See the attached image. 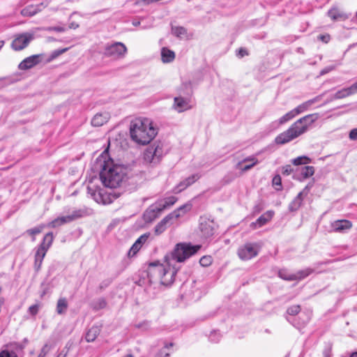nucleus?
<instances>
[{"label": "nucleus", "mask_w": 357, "mask_h": 357, "mask_svg": "<svg viewBox=\"0 0 357 357\" xmlns=\"http://www.w3.org/2000/svg\"><path fill=\"white\" fill-rule=\"evenodd\" d=\"M351 95V93L350 92L349 87L342 89L340 90L337 91L335 94L331 96L330 97V98L324 102V104H326V103H328L331 101H333L334 100L344 98Z\"/></svg>", "instance_id": "obj_24"}, {"label": "nucleus", "mask_w": 357, "mask_h": 357, "mask_svg": "<svg viewBox=\"0 0 357 357\" xmlns=\"http://www.w3.org/2000/svg\"><path fill=\"white\" fill-rule=\"evenodd\" d=\"M200 178V176L198 174H195L191 175L190 176L186 178L184 181L180 182V183L176 187V192H181L194 183L196 181H197Z\"/></svg>", "instance_id": "obj_20"}, {"label": "nucleus", "mask_w": 357, "mask_h": 357, "mask_svg": "<svg viewBox=\"0 0 357 357\" xmlns=\"http://www.w3.org/2000/svg\"><path fill=\"white\" fill-rule=\"evenodd\" d=\"M127 52V47L121 42H116L105 47L104 55L118 59L124 57Z\"/></svg>", "instance_id": "obj_6"}, {"label": "nucleus", "mask_w": 357, "mask_h": 357, "mask_svg": "<svg viewBox=\"0 0 357 357\" xmlns=\"http://www.w3.org/2000/svg\"><path fill=\"white\" fill-rule=\"evenodd\" d=\"M17 347L16 349L22 350L24 348V345L22 344H16Z\"/></svg>", "instance_id": "obj_61"}, {"label": "nucleus", "mask_w": 357, "mask_h": 357, "mask_svg": "<svg viewBox=\"0 0 357 357\" xmlns=\"http://www.w3.org/2000/svg\"><path fill=\"white\" fill-rule=\"evenodd\" d=\"M350 357H357V352L352 353Z\"/></svg>", "instance_id": "obj_64"}, {"label": "nucleus", "mask_w": 357, "mask_h": 357, "mask_svg": "<svg viewBox=\"0 0 357 357\" xmlns=\"http://www.w3.org/2000/svg\"><path fill=\"white\" fill-rule=\"evenodd\" d=\"M291 162L294 165H301L310 163L311 160L305 155H302L293 159Z\"/></svg>", "instance_id": "obj_35"}, {"label": "nucleus", "mask_w": 357, "mask_h": 357, "mask_svg": "<svg viewBox=\"0 0 357 357\" xmlns=\"http://www.w3.org/2000/svg\"><path fill=\"white\" fill-rule=\"evenodd\" d=\"M148 238L149 234H145L139 236L135 242L137 243V244L140 245V246L142 247V244L146 241Z\"/></svg>", "instance_id": "obj_45"}, {"label": "nucleus", "mask_w": 357, "mask_h": 357, "mask_svg": "<svg viewBox=\"0 0 357 357\" xmlns=\"http://www.w3.org/2000/svg\"><path fill=\"white\" fill-rule=\"evenodd\" d=\"M174 107L178 112H183L190 108L189 101L182 97L174 98Z\"/></svg>", "instance_id": "obj_22"}, {"label": "nucleus", "mask_w": 357, "mask_h": 357, "mask_svg": "<svg viewBox=\"0 0 357 357\" xmlns=\"http://www.w3.org/2000/svg\"><path fill=\"white\" fill-rule=\"evenodd\" d=\"M40 56L41 55L40 54H34L29 57H26L22 62L20 63L18 68L20 70H24L33 68V66H36L40 63Z\"/></svg>", "instance_id": "obj_12"}, {"label": "nucleus", "mask_w": 357, "mask_h": 357, "mask_svg": "<svg viewBox=\"0 0 357 357\" xmlns=\"http://www.w3.org/2000/svg\"><path fill=\"white\" fill-rule=\"evenodd\" d=\"M300 311H301V306L299 305H292V306L288 307L287 312L289 315L294 316V315L298 314Z\"/></svg>", "instance_id": "obj_40"}, {"label": "nucleus", "mask_w": 357, "mask_h": 357, "mask_svg": "<svg viewBox=\"0 0 357 357\" xmlns=\"http://www.w3.org/2000/svg\"><path fill=\"white\" fill-rule=\"evenodd\" d=\"M79 26V24L72 22L69 24V28L72 29H76Z\"/></svg>", "instance_id": "obj_58"}, {"label": "nucleus", "mask_w": 357, "mask_h": 357, "mask_svg": "<svg viewBox=\"0 0 357 357\" xmlns=\"http://www.w3.org/2000/svg\"><path fill=\"white\" fill-rule=\"evenodd\" d=\"M318 38L321 40V41L327 43L330 40V36L329 35H320L319 36Z\"/></svg>", "instance_id": "obj_53"}, {"label": "nucleus", "mask_w": 357, "mask_h": 357, "mask_svg": "<svg viewBox=\"0 0 357 357\" xmlns=\"http://www.w3.org/2000/svg\"><path fill=\"white\" fill-rule=\"evenodd\" d=\"M141 248L140 245L137 244V243H135L132 247L130 248L128 255L129 257H133L136 255V253Z\"/></svg>", "instance_id": "obj_41"}, {"label": "nucleus", "mask_w": 357, "mask_h": 357, "mask_svg": "<svg viewBox=\"0 0 357 357\" xmlns=\"http://www.w3.org/2000/svg\"><path fill=\"white\" fill-rule=\"evenodd\" d=\"M324 357H331V348H327L324 351Z\"/></svg>", "instance_id": "obj_57"}, {"label": "nucleus", "mask_w": 357, "mask_h": 357, "mask_svg": "<svg viewBox=\"0 0 357 357\" xmlns=\"http://www.w3.org/2000/svg\"><path fill=\"white\" fill-rule=\"evenodd\" d=\"M293 172V169L291 165H288L282 167V174L289 175Z\"/></svg>", "instance_id": "obj_47"}, {"label": "nucleus", "mask_w": 357, "mask_h": 357, "mask_svg": "<svg viewBox=\"0 0 357 357\" xmlns=\"http://www.w3.org/2000/svg\"><path fill=\"white\" fill-rule=\"evenodd\" d=\"M50 349H51V347L49 344H45L43 347V348L41 349L40 353L43 354V355H45L46 356L49 353V351H50Z\"/></svg>", "instance_id": "obj_50"}, {"label": "nucleus", "mask_w": 357, "mask_h": 357, "mask_svg": "<svg viewBox=\"0 0 357 357\" xmlns=\"http://www.w3.org/2000/svg\"><path fill=\"white\" fill-rule=\"evenodd\" d=\"M273 185L275 186L281 187V178L279 175H277L273 178Z\"/></svg>", "instance_id": "obj_48"}, {"label": "nucleus", "mask_w": 357, "mask_h": 357, "mask_svg": "<svg viewBox=\"0 0 357 357\" xmlns=\"http://www.w3.org/2000/svg\"><path fill=\"white\" fill-rule=\"evenodd\" d=\"M278 275L283 280L288 281L296 280V278L294 276V273H289L286 270H280L278 273Z\"/></svg>", "instance_id": "obj_37"}, {"label": "nucleus", "mask_w": 357, "mask_h": 357, "mask_svg": "<svg viewBox=\"0 0 357 357\" xmlns=\"http://www.w3.org/2000/svg\"><path fill=\"white\" fill-rule=\"evenodd\" d=\"M132 24L133 26H139V25H140V21H139V20H133V21L132 22Z\"/></svg>", "instance_id": "obj_60"}, {"label": "nucleus", "mask_w": 357, "mask_h": 357, "mask_svg": "<svg viewBox=\"0 0 357 357\" xmlns=\"http://www.w3.org/2000/svg\"><path fill=\"white\" fill-rule=\"evenodd\" d=\"M314 174V168L312 166H305L301 170V175L303 179L312 176Z\"/></svg>", "instance_id": "obj_34"}, {"label": "nucleus", "mask_w": 357, "mask_h": 357, "mask_svg": "<svg viewBox=\"0 0 357 357\" xmlns=\"http://www.w3.org/2000/svg\"><path fill=\"white\" fill-rule=\"evenodd\" d=\"M50 29L57 31V32H63L66 30L65 28H63L62 26H54V27H51Z\"/></svg>", "instance_id": "obj_56"}, {"label": "nucleus", "mask_w": 357, "mask_h": 357, "mask_svg": "<svg viewBox=\"0 0 357 357\" xmlns=\"http://www.w3.org/2000/svg\"><path fill=\"white\" fill-rule=\"evenodd\" d=\"M176 212H172L165 216L160 222H158L155 227V234L156 235H160L163 233L168 226H169L172 222L171 220L173 218H178V215L176 214Z\"/></svg>", "instance_id": "obj_11"}, {"label": "nucleus", "mask_w": 357, "mask_h": 357, "mask_svg": "<svg viewBox=\"0 0 357 357\" xmlns=\"http://www.w3.org/2000/svg\"><path fill=\"white\" fill-rule=\"evenodd\" d=\"M131 139L139 144H149L157 135V129L152 121L146 118H137L130 122Z\"/></svg>", "instance_id": "obj_4"}, {"label": "nucleus", "mask_w": 357, "mask_h": 357, "mask_svg": "<svg viewBox=\"0 0 357 357\" xmlns=\"http://www.w3.org/2000/svg\"><path fill=\"white\" fill-rule=\"evenodd\" d=\"M331 227L335 231L341 232L349 229L352 227V224L349 220H340L333 222Z\"/></svg>", "instance_id": "obj_17"}, {"label": "nucleus", "mask_w": 357, "mask_h": 357, "mask_svg": "<svg viewBox=\"0 0 357 357\" xmlns=\"http://www.w3.org/2000/svg\"><path fill=\"white\" fill-rule=\"evenodd\" d=\"M314 270L310 268H307L304 270L298 271L297 273H294V276L296 278V280H301L307 277L309 275L312 273Z\"/></svg>", "instance_id": "obj_32"}, {"label": "nucleus", "mask_w": 357, "mask_h": 357, "mask_svg": "<svg viewBox=\"0 0 357 357\" xmlns=\"http://www.w3.org/2000/svg\"><path fill=\"white\" fill-rule=\"evenodd\" d=\"M83 213L81 210L74 211L70 215L58 217L54 220L51 221L47 225L49 227L55 228L66 223L73 222L81 217H82Z\"/></svg>", "instance_id": "obj_9"}, {"label": "nucleus", "mask_w": 357, "mask_h": 357, "mask_svg": "<svg viewBox=\"0 0 357 357\" xmlns=\"http://www.w3.org/2000/svg\"><path fill=\"white\" fill-rule=\"evenodd\" d=\"M177 201V198L171 196L166 197L162 199H160L157 201L155 204L157 205V206L160 208V210L162 212L164 210L169 208L170 206H173Z\"/></svg>", "instance_id": "obj_18"}, {"label": "nucleus", "mask_w": 357, "mask_h": 357, "mask_svg": "<svg viewBox=\"0 0 357 357\" xmlns=\"http://www.w3.org/2000/svg\"><path fill=\"white\" fill-rule=\"evenodd\" d=\"M351 95L357 93V82L349 87Z\"/></svg>", "instance_id": "obj_52"}, {"label": "nucleus", "mask_w": 357, "mask_h": 357, "mask_svg": "<svg viewBox=\"0 0 357 357\" xmlns=\"http://www.w3.org/2000/svg\"><path fill=\"white\" fill-rule=\"evenodd\" d=\"M98 303L100 308H103L106 306V302L104 299H100Z\"/></svg>", "instance_id": "obj_59"}, {"label": "nucleus", "mask_w": 357, "mask_h": 357, "mask_svg": "<svg viewBox=\"0 0 357 357\" xmlns=\"http://www.w3.org/2000/svg\"><path fill=\"white\" fill-rule=\"evenodd\" d=\"M96 167L100 169V178L107 188H115L126 179L127 169L114 164L107 153H102L97 159Z\"/></svg>", "instance_id": "obj_2"}, {"label": "nucleus", "mask_w": 357, "mask_h": 357, "mask_svg": "<svg viewBox=\"0 0 357 357\" xmlns=\"http://www.w3.org/2000/svg\"><path fill=\"white\" fill-rule=\"evenodd\" d=\"M155 155L153 153L152 149L149 146L144 153V160L146 163L157 164L158 162L155 160Z\"/></svg>", "instance_id": "obj_31"}, {"label": "nucleus", "mask_w": 357, "mask_h": 357, "mask_svg": "<svg viewBox=\"0 0 357 357\" xmlns=\"http://www.w3.org/2000/svg\"><path fill=\"white\" fill-rule=\"evenodd\" d=\"M296 116V114L295 113L294 110L292 109L291 110L290 112H287V114H285L284 116H282L280 119H279V123L280 124H283L287 121H289V120L292 119L294 117H295Z\"/></svg>", "instance_id": "obj_39"}, {"label": "nucleus", "mask_w": 357, "mask_h": 357, "mask_svg": "<svg viewBox=\"0 0 357 357\" xmlns=\"http://www.w3.org/2000/svg\"><path fill=\"white\" fill-rule=\"evenodd\" d=\"M248 52L244 48H240L238 50V55L240 56L241 57H243L245 55H248Z\"/></svg>", "instance_id": "obj_55"}, {"label": "nucleus", "mask_w": 357, "mask_h": 357, "mask_svg": "<svg viewBox=\"0 0 357 357\" xmlns=\"http://www.w3.org/2000/svg\"><path fill=\"white\" fill-rule=\"evenodd\" d=\"M217 225L213 220L201 217L199 219V235L202 238H208L215 234Z\"/></svg>", "instance_id": "obj_7"}, {"label": "nucleus", "mask_w": 357, "mask_h": 357, "mask_svg": "<svg viewBox=\"0 0 357 357\" xmlns=\"http://www.w3.org/2000/svg\"><path fill=\"white\" fill-rule=\"evenodd\" d=\"M312 187V183L307 184L303 188V190L301 192H299V194H301L304 197H306L308 195V193H309V192H310V190Z\"/></svg>", "instance_id": "obj_44"}, {"label": "nucleus", "mask_w": 357, "mask_h": 357, "mask_svg": "<svg viewBox=\"0 0 357 357\" xmlns=\"http://www.w3.org/2000/svg\"><path fill=\"white\" fill-rule=\"evenodd\" d=\"M67 354H68V351H66V352L65 354H63L62 353H61L60 354H59V355L57 356V357H66V356H67Z\"/></svg>", "instance_id": "obj_63"}, {"label": "nucleus", "mask_w": 357, "mask_h": 357, "mask_svg": "<svg viewBox=\"0 0 357 357\" xmlns=\"http://www.w3.org/2000/svg\"><path fill=\"white\" fill-rule=\"evenodd\" d=\"M328 15L333 20H345L349 15L337 8H333L328 11Z\"/></svg>", "instance_id": "obj_19"}, {"label": "nucleus", "mask_w": 357, "mask_h": 357, "mask_svg": "<svg viewBox=\"0 0 357 357\" xmlns=\"http://www.w3.org/2000/svg\"><path fill=\"white\" fill-rule=\"evenodd\" d=\"M162 213L160 208L154 203L151 205L144 213V220L146 222H151L156 219Z\"/></svg>", "instance_id": "obj_13"}, {"label": "nucleus", "mask_w": 357, "mask_h": 357, "mask_svg": "<svg viewBox=\"0 0 357 357\" xmlns=\"http://www.w3.org/2000/svg\"><path fill=\"white\" fill-rule=\"evenodd\" d=\"M172 33L177 38H181L187 33V30L183 26H173Z\"/></svg>", "instance_id": "obj_36"}, {"label": "nucleus", "mask_w": 357, "mask_h": 357, "mask_svg": "<svg viewBox=\"0 0 357 357\" xmlns=\"http://www.w3.org/2000/svg\"><path fill=\"white\" fill-rule=\"evenodd\" d=\"M68 307V301L66 298H60L56 303V312L59 314H64Z\"/></svg>", "instance_id": "obj_30"}, {"label": "nucleus", "mask_w": 357, "mask_h": 357, "mask_svg": "<svg viewBox=\"0 0 357 357\" xmlns=\"http://www.w3.org/2000/svg\"><path fill=\"white\" fill-rule=\"evenodd\" d=\"M0 357H18L14 351L3 350L0 352Z\"/></svg>", "instance_id": "obj_43"}, {"label": "nucleus", "mask_w": 357, "mask_h": 357, "mask_svg": "<svg viewBox=\"0 0 357 357\" xmlns=\"http://www.w3.org/2000/svg\"><path fill=\"white\" fill-rule=\"evenodd\" d=\"M201 245H192L190 243H178L174 249L165 256L166 265L152 263L149 266V275L151 278H158L160 282L165 286L171 285L178 270L175 262H183L197 252Z\"/></svg>", "instance_id": "obj_1"}, {"label": "nucleus", "mask_w": 357, "mask_h": 357, "mask_svg": "<svg viewBox=\"0 0 357 357\" xmlns=\"http://www.w3.org/2000/svg\"><path fill=\"white\" fill-rule=\"evenodd\" d=\"M100 328L98 326H93L86 333V340L88 342H93L100 333Z\"/></svg>", "instance_id": "obj_26"}, {"label": "nucleus", "mask_w": 357, "mask_h": 357, "mask_svg": "<svg viewBox=\"0 0 357 357\" xmlns=\"http://www.w3.org/2000/svg\"><path fill=\"white\" fill-rule=\"evenodd\" d=\"M199 263L202 266H208L211 264V258L208 256H204L200 259Z\"/></svg>", "instance_id": "obj_42"}, {"label": "nucleus", "mask_w": 357, "mask_h": 357, "mask_svg": "<svg viewBox=\"0 0 357 357\" xmlns=\"http://www.w3.org/2000/svg\"><path fill=\"white\" fill-rule=\"evenodd\" d=\"M274 215V212L272 211H268L262 214L255 222H252L251 225H254L255 228L260 227L266 224L269 220H271Z\"/></svg>", "instance_id": "obj_21"}, {"label": "nucleus", "mask_w": 357, "mask_h": 357, "mask_svg": "<svg viewBox=\"0 0 357 357\" xmlns=\"http://www.w3.org/2000/svg\"><path fill=\"white\" fill-rule=\"evenodd\" d=\"M68 50V48H64V49H61V50H56L53 52V54H52V56L53 57H56V56H59L60 54L66 52V51Z\"/></svg>", "instance_id": "obj_51"}, {"label": "nucleus", "mask_w": 357, "mask_h": 357, "mask_svg": "<svg viewBox=\"0 0 357 357\" xmlns=\"http://www.w3.org/2000/svg\"><path fill=\"white\" fill-rule=\"evenodd\" d=\"M33 38V34L29 32L16 35L11 43V47L15 51H20L27 47Z\"/></svg>", "instance_id": "obj_8"}, {"label": "nucleus", "mask_w": 357, "mask_h": 357, "mask_svg": "<svg viewBox=\"0 0 357 357\" xmlns=\"http://www.w3.org/2000/svg\"><path fill=\"white\" fill-rule=\"evenodd\" d=\"M161 59L163 63L172 62L175 59V53L167 47H162L161 50Z\"/></svg>", "instance_id": "obj_25"}, {"label": "nucleus", "mask_w": 357, "mask_h": 357, "mask_svg": "<svg viewBox=\"0 0 357 357\" xmlns=\"http://www.w3.org/2000/svg\"><path fill=\"white\" fill-rule=\"evenodd\" d=\"M162 356H163V353L160 352V354L156 355L155 357H162ZM164 356H166V357H168L169 354H165Z\"/></svg>", "instance_id": "obj_62"}, {"label": "nucleus", "mask_w": 357, "mask_h": 357, "mask_svg": "<svg viewBox=\"0 0 357 357\" xmlns=\"http://www.w3.org/2000/svg\"><path fill=\"white\" fill-rule=\"evenodd\" d=\"M304 197L301 194H298L297 196L293 199V201L289 205V210L290 211H297L302 205Z\"/></svg>", "instance_id": "obj_29"}, {"label": "nucleus", "mask_w": 357, "mask_h": 357, "mask_svg": "<svg viewBox=\"0 0 357 357\" xmlns=\"http://www.w3.org/2000/svg\"><path fill=\"white\" fill-rule=\"evenodd\" d=\"M324 94V93L317 96L315 98L310 99V100L301 104L300 105L296 107L295 109H294L296 115L306 111L312 105L319 101L321 99V98L323 97Z\"/></svg>", "instance_id": "obj_16"}, {"label": "nucleus", "mask_w": 357, "mask_h": 357, "mask_svg": "<svg viewBox=\"0 0 357 357\" xmlns=\"http://www.w3.org/2000/svg\"><path fill=\"white\" fill-rule=\"evenodd\" d=\"M334 69V67L333 66H328V67H326L324 69H322L320 72V75H324L328 73H329L330 71L333 70Z\"/></svg>", "instance_id": "obj_54"}, {"label": "nucleus", "mask_w": 357, "mask_h": 357, "mask_svg": "<svg viewBox=\"0 0 357 357\" xmlns=\"http://www.w3.org/2000/svg\"><path fill=\"white\" fill-rule=\"evenodd\" d=\"M258 163V160L255 157H248L243 161L238 162L236 168L241 169L242 172H247Z\"/></svg>", "instance_id": "obj_14"}, {"label": "nucleus", "mask_w": 357, "mask_h": 357, "mask_svg": "<svg viewBox=\"0 0 357 357\" xmlns=\"http://www.w3.org/2000/svg\"><path fill=\"white\" fill-rule=\"evenodd\" d=\"M191 208H192V204L188 203V204H183V206H180L178 208L174 211L173 212H176V214H178V218H179L181 215H183V214H185V213H187L188 211H190Z\"/></svg>", "instance_id": "obj_38"}, {"label": "nucleus", "mask_w": 357, "mask_h": 357, "mask_svg": "<svg viewBox=\"0 0 357 357\" xmlns=\"http://www.w3.org/2000/svg\"><path fill=\"white\" fill-rule=\"evenodd\" d=\"M319 118V114L306 115L295 121L287 130L278 135L275 142L277 144H285L305 133L309 127Z\"/></svg>", "instance_id": "obj_3"}, {"label": "nucleus", "mask_w": 357, "mask_h": 357, "mask_svg": "<svg viewBox=\"0 0 357 357\" xmlns=\"http://www.w3.org/2000/svg\"><path fill=\"white\" fill-rule=\"evenodd\" d=\"M110 114L107 112L97 113L91 120V124L93 126L99 127L108 121Z\"/></svg>", "instance_id": "obj_15"}, {"label": "nucleus", "mask_w": 357, "mask_h": 357, "mask_svg": "<svg viewBox=\"0 0 357 357\" xmlns=\"http://www.w3.org/2000/svg\"><path fill=\"white\" fill-rule=\"evenodd\" d=\"M54 240V235L52 232H48L44 236L41 243L36 248L34 256V268L38 271L43 261L44 257L49 248L51 247Z\"/></svg>", "instance_id": "obj_5"}, {"label": "nucleus", "mask_w": 357, "mask_h": 357, "mask_svg": "<svg viewBox=\"0 0 357 357\" xmlns=\"http://www.w3.org/2000/svg\"><path fill=\"white\" fill-rule=\"evenodd\" d=\"M42 4L30 5L21 10V14L23 16L31 17L41 10Z\"/></svg>", "instance_id": "obj_23"}, {"label": "nucleus", "mask_w": 357, "mask_h": 357, "mask_svg": "<svg viewBox=\"0 0 357 357\" xmlns=\"http://www.w3.org/2000/svg\"><path fill=\"white\" fill-rule=\"evenodd\" d=\"M349 137L351 140H356L357 139V128L352 129L349 132Z\"/></svg>", "instance_id": "obj_49"}, {"label": "nucleus", "mask_w": 357, "mask_h": 357, "mask_svg": "<svg viewBox=\"0 0 357 357\" xmlns=\"http://www.w3.org/2000/svg\"><path fill=\"white\" fill-rule=\"evenodd\" d=\"M152 149L153 153L155 155V159L159 162L163 155L165 154L163 146L160 143H155L150 146Z\"/></svg>", "instance_id": "obj_27"}, {"label": "nucleus", "mask_w": 357, "mask_h": 357, "mask_svg": "<svg viewBox=\"0 0 357 357\" xmlns=\"http://www.w3.org/2000/svg\"><path fill=\"white\" fill-rule=\"evenodd\" d=\"M98 196L100 197V200L96 199V201L98 202H101L103 204H108L113 202L114 199H115L117 196H116L115 194L112 193H98Z\"/></svg>", "instance_id": "obj_28"}, {"label": "nucleus", "mask_w": 357, "mask_h": 357, "mask_svg": "<svg viewBox=\"0 0 357 357\" xmlns=\"http://www.w3.org/2000/svg\"><path fill=\"white\" fill-rule=\"evenodd\" d=\"M258 254L257 245L250 243H245L238 250V255L242 260H249Z\"/></svg>", "instance_id": "obj_10"}, {"label": "nucleus", "mask_w": 357, "mask_h": 357, "mask_svg": "<svg viewBox=\"0 0 357 357\" xmlns=\"http://www.w3.org/2000/svg\"><path fill=\"white\" fill-rule=\"evenodd\" d=\"M39 310V305L36 304L29 307V312L32 315H36Z\"/></svg>", "instance_id": "obj_46"}, {"label": "nucleus", "mask_w": 357, "mask_h": 357, "mask_svg": "<svg viewBox=\"0 0 357 357\" xmlns=\"http://www.w3.org/2000/svg\"><path fill=\"white\" fill-rule=\"evenodd\" d=\"M45 225H40L34 228L27 229L26 231V233L30 236H32V241H35L36 238L34 236L42 232V231L45 229Z\"/></svg>", "instance_id": "obj_33"}]
</instances>
